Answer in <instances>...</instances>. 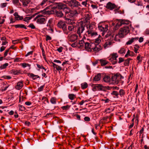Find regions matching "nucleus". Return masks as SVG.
I'll return each mask as SVG.
<instances>
[{"label": "nucleus", "instance_id": "nucleus-1", "mask_svg": "<svg viewBox=\"0 0 149 149\" xmlns=\"http://www.w3.org/2000/svg\"><path fill=\"white\" fill-rule=\"evenodd\" d=\"M129 21L125 20H121L118 21L116 26H120L126 24L124 26L120 28L118 32V35L120 38H122L127 34L130 31V27L127 25L129 24Z\"/></svg>", "mask_w": 149, "mask_h": 149}, {"label": "nucleus", "instance_id": "nucleus-2", "mask_svg": "<svg viewBox=\"0 0 149 149\" xmlns=\"http://www.w3.org/2000/svg\"><path fill=\"white\" fill-rule=\"evenodd\" d=\"M53 8H57L58 9H62L65 13V17L66 18L72 17L75 14L74 12L71 10L65 5L62 3H57L56 7H53Z\"/></svg>", "mask_w": 149, "mask_h": 149}, {"label": "nucleus", "instance_id": "nucleus-3", "mask_svg": "<svg viewBox=\"0 0 149 149\" xmlns=\"http://www.w3.org/2000/svg\"><path fill=\"white\" fill-rule=\"evenodd\" d=\"M123 78V77L119 73L113 75L111 77L113 83L116 84H118L121 79Z\"/></svg>", "mask_w": 149, "mask_h": 149}, {"label": "nucleus", "instance_id": "nucleus-4", "mask_svg": "<svg viewBox=\"0 0 149 149\" xmlns=\"http://www.w3.org/2000/svg\"><path fill=\"white\" fill-rule=\"evenodd\" d=\"M57 25L58 28L62 29L64 34H68L69 31L67 30L66 24L64 22L60 21L58 23Z\"/></svg>", "mask_w": 149, "mask_h": 149}, {"label": "nucleus", "instance_id": "nucleus-5", "mask_svg": "<svg viewBox=\"0 0 149 149\" xmlns=\"http://www.w3.org/2000/svg\"><path fill=\"white\" fill-rule=\"evenodd\" d=\"M86 24L85 23L80 22L77 29V33L79 36H80L81 34L84 31V27L86 26Z\"/></svg>", "mask_w": 149, "mask_h": 149}, {"label": "nucleus", "instance_id": "nucleus-6", "mask_svg": "<svg viewBox=\"0 0 149 149\" xmlns=\"http://www.w3.org/2000/svg\"><path fill=\"white\" fill-rule=\"evenodd\" d=\"M65 2L67 3L68 6H70L72 8H73L75 7L79 6L80 3L77 1H67Z\"/></svg>", "mask_w": 149, "mask_h": 149}, {"label": "nucleus", "instance_id": "nucleus-7", "mask_svg": "<svg viewBox=\"0 0 149 149\" xmlns=\"http://www.w3.org/2000/svg\"><path fill=\"white\" fill-rule=\"evenodd\" d=\"M110 57H111L110 58H109V59L111 61L112 64L113 65L116 64L118 62L117 58L118 57L117 53H115L111 54Z\"/></svg>", "mask_w": 149, "mask_h": 149}, {"label": "nucleus", "instance_id": "nucleus-8", "mask_svg": "<svg viewBox=\"0 0 149 149\" xmlns=\"http://www.w3.org/2000/svg\"><path fill=\"white\" fill-rule=\"evenodd\" d=\"M105 89L104 87L100 84H96L93 86L92 90L93 91H103Z\"/></svg>", "mask_w": 149, "mask_h": 149}, {"label": "nucleus", "instance_id": "nucleus-9", "mask_svg": "<svg viewBox=\"0 0 149 149\" xmlns=\"http://www.w3.org/2000/svg\"><path fill=\"white\" fill-rule=\"evenodd\" d=\"M85 35L86 36L87 35L88 37H94L98 35L97 33L94 32L93 30L87 31Z\"/></svg>", "mask_w": 149, "mask_h": 149}, {"label": "nucleus", "instance_id": "nucleus-10", "mask_svg": "<svg viewBox=\"0 0 149 149\" xmlns=\"http://www.w3.org/2000/svg\"><path fill=\"white\" fill-rule=\"evenodd\" d=\"M68 38L70 42H74L76 40L78 36L76 34H73L72 35H68Z\"/></svg>", "mask_w": 149, "mask_h": 149}, {"label": "nucleus", "instance_id": "nucleus-11", "mask_svg": "<svg viewBox=\"0 0 149 149\" xmlns=\"http://www.w3.org/2000/svg\"><path fill=\"white\" fill-rule=\"evenodd\" d=\"M106 8L112 10L116 8L117 6L114 3H113L109 2L107 3Z\"/></svg>", "mask_w": 149, "mask_h": 149}, {"label": "nucleus", "instance_id": "nucleus-12", "mask_svg": "<svg viewBox=\"0 0 149 149\" xmlns=\"http://www.w3.org/2000/svg\"><path fill=\"white\" fill-rule=\"evenodd\" d=\"M90 19V15L89 14H86L85 15L83 20L80 22L81 23H85L86 25V24H89L90 23L89 20Z\"/></svg>", "mask_w": 149, "mask_h": 149}, {"label": "nucleus", "instance_id": "nucleus-13", "mask_svg": "<svg viewBox=\"0 0 149 149\" xmlns=\"http://www.w3.org/2000/svg\"><path fill=\"white\" fill-rule=\"evenodd\" d=\"M95 22H91V24H86V26L87 27L88 31L93 30V28L95 27Z\"/></svg>", "mask_w": 149, "mask_h": 149}, {"label": "nucleus", "instance_id": "nucleus-14", "mask_svg": "<svg viewBox=\"0 0 149 149\" xmlns=\"http://www.w3.org/2000/svg\"><path fill=\"white\" fill-rule=\"evenodd\" d=\"M86 39L85 37V35H84L83 38H82V40L80 41L79 42V45L80 47H83L84 45H85L86 42Z\"/></svg>", "mask_w": 149, "mask_h": 149}, {"label": "nucleus", "instance_id": "nucleus-15", "mask_svg": "<svg viewBox=\"0 0 149 149\" xmlns=\"http://www.w3.org/2000/svg\"><path fill=\"white\" fill-rule=\"evenodd\" d=\"M89 44L90 48H88V51L91 52L92 50H93V51H95L94 50L95 49V44L93 42H91L89 43Z\"/></svg>", "mask_w": 149, "mask_h": 149}, {"label": "nucleus", "instance_id": "nucleus-16", "mask_svg": "<svg viewBox=\"0 0 149 149\" xmlns=\"http://www.w3.org/2000/svg\"><path fill=\"white\" fill-rule=\"evenodd\" d=\"M13 15L15 16V19L16 20H21L23 19V17L19 15L17 12L14 13Z\"/></svg>", "mask_w": 149, "mask_h": 149}, {"label": "nucleus", "instance_id": "nucleus-17", "mask_svg": "<svg viewBox=\"0 0 149 149\" xmlns=\"http://www.w3.org/2000/svg\"><path fill=\"white\" fill-rule=\"evenodd\" d=\"M23 86L22 81L19 82L17 83V85L15 86V88L17 90H19L22 88Z\"/></svg>", "mask_w": 149, "mask_h": 149}, {"label": "nucleus", "instance_id": "nucleus-18", "mask_svg": "<svg viewBox=\"0 0 149 149\" xmlns=\"http://www.w3.org/2000/svg\"><path fill=\"white\" fill-rule=\"evenodd\" d=\"M28 75L30 77L32 78L33 80H35L37 78H40L38 75H35L32 73H29Z\"/></svg>", "mask_w": 149, "mask_h": 149}, {"label": "nucleus", "instance_id": "nucleus-19", "mask_svg": "<svg viewBox=\"0 0 149 149\" xmlns=\"http://www.w3.org/2000/svg\"><path fill=\"white\" fill-rule=\"evenodd\" d=\"M13 26H14L15 28H24L25 29H26L27 28L26 27V26H25L24 25L20 24H18L16 25H15Z\"/></svg>", "mask_w": 149, "mask_h": 149}, {"label": "nucleus", "instance_id": "nucleus-20", "mask_svg": "<svg viewBox=\"0 0 149 149\" xmlns=\"http://www.w3.org/2000/svg\"><path fill=\"white\" fill-rule=\"evenodd\" d=\"M99 61H100L101 65L102 66H105L109 63L108 61H107L104 59L99 60Z\"/></svg>", "mask_w": 149, "mask_h": 149}, {"label": "nucleus", "instance_id": "nucleus-21", "mask_svg": "<svg viewBox=\"0 0 149 149\" xmlns=\"http://www.w3.org/2000/svg\"><path fill=\"white\" fill-rule=\"evenodd\" d=\"M45 20V19L44 17H40L37 19V22L41 24H44Z\"/></svg>", "mask_w": 149, "mask_h": 149}, {"label": "nucleus", "instance_id": "nucleus-22", "mask_svg": "<svg viewBox=\"0 0 149 149\" xmlns=\"http://www.w3.org/2000/svg\"><path fill=\"white\" fill-rule=\"evenodd\" d=\"M101 77L100 73H98L93 78V80L95 81H99L100 80Z\"/></svg>", "mask_w": 149, "mask_h": 149}, {"label": "nucleus", "instance_id": "nucleus-23", "mask_svg": "<svg viewBox=\"0 0 149 149\" xmlns=\"http://www.w3.org/2000/svg\"><path fill=\"white\" fill-rule=\"evenodd\" d=\"M21 72V70H12L11 71V73L14 75H18Z\"/></svg>", "mask_w": 149, "mask_h": 149}, {"label": "nucleus", "instance_id": "nucleus-24", "mask_svg": "<svg viewBox=\"0 0 149 149\" xmlns=\"http://www.w3.org/2000/svg\"><path fill=\"white\" fill-rule=\"evenodd\" d=\"M106 37H109V38L110 39V40L112 41L113 39V35L112 34V33L110 32H108L105 36Z\"/></svg>", "mask_w": 149, "mask_h": 149}, {"label": "nucleus", "instance_id": "nucleus-25", "mask_svg": "<svg viewBox=\"0 0 149 149\" xmlns=\"http://www.w3.org/2000/svg\"><path fill=\"white\" fill-rule=\"evenodd\" d=\"M104 81L106 82H110L111 78L108 75H105L103 78Z\"/></svg>", "mask_w": 149, "mask_h": 149}, {"label": "nucleus", "instance_id": "nucleus-26", "mask_svg": "<svg viewBox=\"0 0 149 149\" xmlns=\"http://www.w3.org/2000/svg\"><path fill=\"white\" fill-rule=\"evenodd\" d=\"M69 98L71 100H72L76 98V95L73 93H70L68 95Z\"/></svg>", "mask_w": 149, "mask_h": 149}, {"label": "nucleus", "instance_id": "nucleus-27", "mask_svg": "<svg viewBox=\"0 0 149 149\" xmlns=\"http://www.w3.org/2000/svg\"><path fill=\"white\" fill-rule=\"evenodd\" d=\"M102 23H103V22H101L99 23L98 24V28L101 31L104 32V25H102Z\"/></svg>", "mask_w": 149, "mask_h": 149}, {"label": "nucleus", "instance_id": "nucleus-28", "mask_svg": "<svg viewBox=\"0 0 149 149\" xmlns=\"http://www.w3.org/2000/svg\"><path fill=\"white\" fill-rule=\"evenodd\" d=\"M56 14V15L59 17H61L63 16V13L62 12V11L60 10L57 11L56 10L55 11Z\"/></svg>", "mask_w": 149, "mask_h": 149}, {"label": "nucleus", "instance_id": "nucleus-29", "mask_svg": "<svg viewBox=\"0 0 149 149\" xmlns=\"http://www.w3.org/2000/svg\"><path fill=\"white\" fill-rule=\"evenodd\" d=\"M132 59L130 58H128L124 61V65L125 66H128L130 64V61L132 60Z\"/></svg>", "mask_w": 149, "mask_h": 149}, {"label": "nucleus", "instance_id": "nucleus-30", "mask_svg": "<svg viewBox=\"0 0 149 149\" xmlns=\"http://www.w3.org/2000/svg\"><path fill=\"white\" fill-rule=\"evenodd\" d=\"M57 99L55 97H52L50 100V102L52 104H55L56 103Z\"/></svg>", "mask_w": 149, "mask_h": 149}, {"label": "nucleus", "instance_id": "nucleus-31", "mask_svg": "<svg viewBox=\"0 0 149 149\" xmlns=\"http://www.w3.org/2000/svg\"><path fill=\"white\" fill-rule=\"evenodd\" d=\"M130 2L135 3L138 6H141L142 5V3L141 1H130Z\"/></svg>", "mask_w": 149, "mask_h": 149}, {"label": "nucleus", "instance_id": "nucleus-32", "mask_svg": "<svg viewBox=\"0 0 149 149\" xmlns=\"http://www.w3.org/2000/svg\"><path fill=\"white\" fill-rule=\"evenodd\" d=\"M95 49L94 50L95 51L98 52L101 50L102 49V48L101 46L99 44H95Z\"/></svg>", "mask_w": 149, "mask_h": 149}, {"label": "nucleus", "instance_id": "nucleus-33", "mask_svg": "<svg viewBox=\"0 0 149 149\" xmlns=\"http://www.w3.org/2000/svg\"><path fill=\"white\" fill-rule=\"evenodd\" d=\"M111 41H108L105 43L104 45V48H106L107 47H109V46L111 45Z\"/></svg>", "mask_w": 149, "mask_h": 149}, {"label": "nucleus", "instance_id": "nucleus-34", "mask_svg": "<svg viewBox=\"0 0 149 149\" xmlns=\"http://www.w3.org/2000/svg\"><path fill=\"white\" fill-rule=\"evenodd\" d=\"M44 101L43 102V103L44 104H46V103H45V102L46 101L47 103H49V101L47 98L45 96H43L42 97L41 100H43Z\"/></svg>", "mask_w": 149, "mask_h": 149}, {"label": "nucleus", "instance_id": "nucleus-35", "mask_svg": "<svg viewBox=\"0 0 149 149\" xmlns=\"http://www.w3.org/2000/svg\"><path fill=\"white\" fill-rule=\"evenodd\" d=\"M125 93L124 90L122 89H120L119 91V95L121 97L123 96L125 94Z\"/></svg>", "mask_w": 149, "mask_h": 149}, {"label": "nucleus", "instance_id": "nucleus-36", "mask_svg": "<svg viewBox=\"0 0 149 149\" xmlns=\"http://www.w3.org/2000/svg\"><path fill=\"white\" fill-rule=\"evenodd\" d=\"M70 107V106L68 105H67L66 106H64L62 107L61 108L63 110H68L69 109Z\"/></svg>", "mask_w": 149, "mask_h": 149}, {"label": "nucleus", "instance_id": "nucleus-37", "mask_svg": "<svg viewBox=\"0 0 149 149\" xmlns=\"http://www.w3.org/2000/svg\"><path fill=\"white\" fill-rule=\"evenodd\" d=\"M81 88L83 89H85L88 87V84L87 83L85 82L81 84Z\"/></svg>", "mask_w": 149, "mask_h": 149}, {"label": "nucleus", "instance_id": "nucleus-38", "mask_svg": "<svg viewBox=\"0 0 149 149\" xmlns=\"http://www.w3.org/2000/svg\"><path fill=\"white\" fill-rule=\"evenodd\" d=\"M22 1L23 3V5L24 6H27L28 4H29L30 1Z\"/></svg>", "mask_w": 149, "mask_h": 149}, {"label": "nucleus", "instance_id": "nucleus-39", "mask_svg": "<svg viewBox=\"0 0 149 149\" xmlns=\"http://www.w3.org/2000/svg\"><path fill=\"white\" fill-rule=\"evenodd\" d=\"M13 2L14 4L18 6H21V3L19 2V1H13Z\"/></svg>", "mask_w": 149, "mask_h": 149}, {"label": "nucleus", "instance_id": "nucleus-40", "mask_svg": "<svg viewBox=\"0 0 149 149\" xmlns=\"http://www.w3.org/2000/svg\"><path fill=\"white\" fill-rule=\"evenodd\" d=\"M125 49L123 48H122L118 51V52L120 54H123L125 53Z\"/></svg>", "mask_w": 149, "mask_h": 149}, {"label": "nucleus", "instance_id": "nucleus-41", "mask_svg": "<svg viewBox=\"0 0 149 149\" xmlns=\"http://www.w3.org/2000/svg\"><path fill=\"white\" fill-rule=\"evenodd\" d=\"M8 65V64L7 63H5L4 64L2 65L0 67V69H3L5 68Z\"/></svg>", "mask_w": 149, "mask_h": 149}, {"label": "nucleus", "instance_id": "nucleus-42", "mask_svg": "<svg viewBox=\"0 0 149 149\" xmlns=\"http://www.w3.org/2000/svg\"><path fill=\"white\" fill-rule=\"evenodd\" d=\"M88 48H90V44L88 42H86L85 44V48L87 51H88Z\"/></svg>", "mask_w": 149, "mask_h": 149}, {"label": "nucleus", "instance_id": "nucleus-43", "mask_svg": "<svg viewBox=\"0 0 149 149\" xmlns=\"http://www.w3.org/2000/svg\"><path fill=\"white\" fill-rule=\"evenodd\" d=\"M111 94L112 95H115L117 98L118 97V95H119V93L117 91H113L111 93Z\"/></svg>", "mask_w": 149, "mask_h": 149}, {"label": "nucleus", "instance_id": "nucleus-44", "mask_svg": "<svg viewBox=\"0 0 149 149\" xmlns=\"http://www.w3.org/2000/svg\"><path fill=\"white\" fill-rule=\"evenodd\" d=\"M74 27L72 25L69 26H68V29L69 31H72L74 29Z\"/></svg>", "mask_w": 149, "mask_h": 149}, {"label": "nucleus", "instance_id": "nucleus-45", "mask_svg": "<svg viewBox=\"0 0 149 149\" xmlns=\"http://www.w3.org/2000/svg\"><path fill=\"white\" fill-rule=\"evenodd\" d=\"M27 27L31 28V29H34L36 28L35 26L33 23H31L29 26H27Z\"/></svg>", "mask_w": 149, "mask_h": 149}, {"label": "nucleus", "instance_id": "nucleus-46", "mask_svg": "<svg viewBox=\"0 0 149 149\" xmlns=\"http://www.w3.org/2000/svg\"><path fill=\"white\" fill-rule=\"evenodd\" d=\"M133 42V39L132 38L129 40L126 43V44L127 45H129L131 44Z\"/></svg>", "mask_w": 149, "mask_h": 149}, {"label": "nucleus", "instance_id": "nucleus-47", "mask_svg": "<svg viewBox=\"0 0 149 149\" xmlns=\"http://www.w3.org/2000/svg\"><path fill=\"white\" fill-rule=\"evenodd\" d=\"M20 40H12V43L14 44H16L20 42Z\"/></svg>", "mask_w": 149, "mask_h": 149}, {"label": "nucleus", "instance_id": "nucleus-48", "mask_svg": "<svg viewBox=\"0 0 149 149\" xmlns=\"http://www.w3.org/2000/svg\"><path fill=\"white\" fill-rule=\"evenodd\" d=\"M45 85L41 86L38 88V91L39 92L43 90L44 87Z\"/></svg>", "mask_w": 149, "mask_h": 149}, {"label": "nucleus", "instance_id": "nucleus-49", "mask_svg": "<svg viewBox=\"0 0 149 149\" xmlns=\"http://www.w3.org/2000/svg\"><path fill=\"white\" fill-rule=\"evenodd\" d=\"M66 64H68V65H70V64H71V63H69V61H64L63 62V63H62V65L64 66V65Z\"/></svg>", "mask_w": 149, "mask_h": 149}, {"label": "nucleus", "instance_id": "nucleus-50", "mask_svg": "<svg viewBox=\"0 0 149 149\" xmlns=\"http://www.w3.org/2000/svg\"><path fill=\"white\" fill-rule=\"evenodd\" d=\"M3 77L4 79H11V77L9 76H4Z\"/></svg>", "mask_w": 149, "mask_h": 149}, {"label": "nucleus", "instance_id": "nucleus-51", "mask_svg": "<svg viewBox=\"0 0 149 149\" xmlns=\"http://www.w3.org/2000/svg\"><path fill=\"white\" fill-rule=\"evenodd\" d=\"M19 110L21 111H24L25 109V107L22 105H19Z\"/></svg>", "mask_w": 149, "mask_h": 149}, {"label": "nucleus", "instance_id": "nucleus-52", "mask_svg": "<svg viewBox=\"0 0 149 149\" xmlns=\"http://www.w3.org/2000/svg\"><path fill=\"white\" fill-rule=\"evenodd\" d=\"M55 68H56V69L58 70V71H61L62 70V68H61L59 66V65H57L56 67H55Z\"/></svg>", "mask_w": 149, "mask_h": 149}, {"label": "nucleus", "instance_id": "nucleus-53", "mask_svg": "<svg viewBox=\"0 0 149 149\" xmlns=\"http://www.w3.org/2000/svg\"><path fill=\"white\" fill-rule=\"evenodd\" d=\"M63 49V48L62 47H60L57 49V51L58 52H59L61 53L62 52V50Z\"/></svg>", "mask_w": 149, "mask_h": 149}, {"label": "nucleus", "instance_id": "nucleus-54", "mask_svg": "<svg viewBox=\"0 0 149 149\" xmlns=\"http://www.w3.org/2000/svg\"><path fill=\"white\" fill-rule=\"evenodd\" d=\"M52 40V38L49 35H46V41L50 40Z\"/></svg>", "mask_w": 149, "mask_h": 149}, {"label": "nucleus", "instance_id": "nucleus-55", "mask_svg": "<svg viewBox=\"0 0 149 149\" xmlns=\"http://www.w3.org/2000/svg\"><path fill=\"white\" fill-rule=\"evenodd\" d=\"M85 121L88 122L90 120V118L88 116L85 117L84 118Z\"/></svg>", "mask_w": 149, "mask_h": 149}, {"label": "nucleus", "instance_id": "nucleus-56", "mask_svg": "<svg viewBox=\"0 0 149 149\" xmlns=\"http://www.w3.org/2000/svg\"><path fill=\"white\" fill-rule=\"evenodd\" d=\"M124 61V59L123 58L120 57L119 58L118 63H120L121 62Z\"/></svg>", "mask_w": 149, "mask_h": 149}, {"label": "nucleus", "instance_id": "nucleus-57", "mask_svg": "<svg viewBox=\"0 0 149 149\" xmlns=\"http://www.w3.org/2000/svg\"><path fill=\"white\" fill-rule=\"evenodd\" d=\"M7 4V3H1V7L4 8L5 7H6V6Z\"/></svg>", "mask_w": 149, "mask_h": 149}, {"label": "nucleus", "instance_id": "nucleus-58", "mask_svg": "<svg viewBox=\"0 0 149 149\" xmlns=\"http://www.w3.org/2000/svg\"><path fill=\"white\" fill-rule=\"evenodd\" d=\"M9 51V49H8L6 50L4 53V57H6L8 54Z\"/></svg>", "mask_w": 149, "mask_h": 149}, {"label": "nucleus", "instance_id": "nucleus-59", "mask_svg": "<svg viewBox=\"0 0 149 149\" xmlns=\"http://www.w3.org/2000/svg\"><path fill=\"white\" fill-rule=\"evenodd\" d=\"M143 131L144 128L143 127L139 131V133L140 134V135L142 134V135H143Z\"/></svg>", "mask_w": 149, "mask_h": 149}, {"label": "nucleus", "instance_id": "nucleus-60", "mask_svg": "<svg viewBox=\"0 0 149 149\" xmlns=\"http://www.w3.org/2000/svg\"><path fill=\"white\" fill-rule=\"evenodd\" d=\"M78 43L77 42H75L73 43H72V45L71 46L72 47H75L76 46L78 45Z\"/></svg>", "mask_w": 149, "mask_h": 149}, {"label": "nucleus", "instance_id": "nucleus-61", "mask_svg": "<svg viewBox=\"0 0 149 149\" xmlns=\"http://www.w3.org/2000/svg\"><path fill=\"white\" fill-rule=\"evenodd\" d=\"M33 53V51H31L30 52H28L27 54L25 55L26 56H28L30 55H32Z\"/></svg>", "mask_w": 149, "mask_h": 149}, {"label": "nucleus", "instance_id": "nucleus-62", "mask_svg": "<svg viewBox=\"0 0 149 149\" xmlns=\"http://www.w3.org/2000/svg\"><path fill=\"white\" fill-rule=\"evenodd\" d=\"M10 24L13 23H14L15 21V20H14L13 18L12 17H11L10 18Z\"/></svg>", "mask_w": 149, "mask_h": 149}, {"label": "nucleus", "instance_id": "nucleus-63", "mask_svg": "<svg viewBox=\"0 0 149 149\" xmlns=\"http://www.w3.org/2000/svg\"><path fill=\"white\" fill-rule=\"evenodd\" d=\"M67 19V21H68L67 22H68V24H72V21L71 19Z\"/></svg>", "mask_w": 149, "mask_h": 149}, {"label": "nucleus", "instance_id": "nucleus-64", "mask_svg": "<svg viewBox=\"0 0 149 149\" xmlns=\"http://www.w3.org/2000/svg\"><path fill=\"white\" fill-rule=\"evenodd\" d=\"M101 40L100 39H98V38H97L95 39V42L98 44L100 42Z\"/></svg>", "mask_w": 149, "mask_h": 149}]
</instances>
